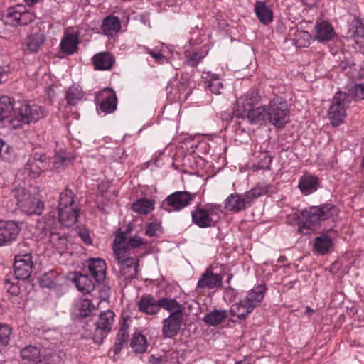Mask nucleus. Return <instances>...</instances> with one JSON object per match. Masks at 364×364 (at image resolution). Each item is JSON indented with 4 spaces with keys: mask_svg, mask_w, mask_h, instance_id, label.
Segmentation results:
<instances>
[{
    "mask_svg": "<svg viewBox=\"0 0 364 364\" xmlns=\"http://www.w3.org/2000/svg\"><path fill=\"white\" fill-rule=\"evenodd\" d=\"M364 99V82L356 83L346 91H338L330 105L328 118L333 126H339L346 116V109L353 102Z\"/></svg>",
    "mask_w": 364,
    "mask_h": 364,
    "instance_id": "1",
    "label": "nucleus"
},
{
    "mask_svg": "<svg viewBox=\"0 0 364 364\" xmlns=\"http://www.w3.org/2000/svg\"><path fill=\"white\" fill-rule=\"evenodd\" d=\"M336 206L331 203H324L319 206H311L303 210L300 215H296L299 220V232L303 235L310 234L316 230L321 221L333 216Z\"/></svg>",
    "mask_w": 364,
    "mask_h": 364,
    "instance_id": "2",
    "label": "nucleus"
},
{
    "mask_svg": "<svg viewBox=\"0 0 364 364\" xmlns=\"http://www.w3.org/2000/svg\"><path fill=\"white\" fill-rule=\"evenodd\" d=\"M265 287L258 285L254 287L243 299L233 304L230 309V315L240 320H245L263 300Z\"/></svg>",
    "mask_w": 364,
    "mask_h": 364,
    "instance_id": "3",
    "label": "nucleus"
},
{
    "mask_svg": "<svg viewBox=\"0 0 364 364\" xmlns=\"http://www.w3.org/2000/svg\"><path fill=\"white\" fill-rule=\"evenodd\" d=\"M269 122L277 128H282L289 122V110L286 101L279 96L272 99L267 105Z\"/></svg>",
    "mask_w": 364,
    "mask_h": 364,
    "instance_id": "4",
    "label": "nucleus"
},
{
    "mask_svg": "<svg viewBox=\"0 0 364 364\" xmlns=\"http://www.w3.org/2000/svg\"><path fill=\"white\" fill-rule=\"evenodd\" d=\"M14 196L20 209L28 215H41L44 209L43 203L23 188L14 191Z\"/></svg>",
    "mask_w": 364,
    "mask_h": 364,
    "instance_id": "5",
    "label": "nucleus"
},
{
    "mask_svg": "<svg viewBox=\"0 0 364 364\" xmlns=\"http://www.w3.org/2000/svg\"><path fill=\"white\" fill-rule=\"evenodd\" d=\"M113 251L119 265L121 275L127 280L136 278L139 269V258L126 254L122 249L113 250Z\"/></svg>",
    "mask_w": 364,
    "mask_h": 364,
    "instance_id": "6",
    "label": "nucleus"
},
{
    "mask_svg": "<svg viewBox=\"0 0 364 364\" xmlns=\"http://www.w3.org/2000/svg\"><path fill=\"white\" fill-rule=\"evenodd\" d=\"M132 231V225L129 224L124 232L119 230L115 235L113 242V250L119 249L124 250L126 254L131 255L134 253V250L146 244V241L139 236H131L127 240L128 235Z\"/></svg>",
    "mask_w": 364,
    "mask_h": 364,
    "instance_id": "7",
    "label": "nucleus"
},
{
    "mask_svg": "<svg viewBox=\"0 0 364 364\" xmlns=\"http://www.w3.org/2000/svg\"><path fill=\"white\" fill-rule=\"evenodd\" d=\"M195 198L196 193L186 191H175L163 200L161 207L167 212L180 211L188 206Z\"/></svg>",
    "mask_w": 364,
    "mask_h": 364,
    "instance_id": "8",
    "label": "nucleus"
},
{
    "mask_svg": "<svg viewBox=\"0 0 364 364\" xmlns=\"http://www.w3.org/2000/svg\"><path fill=\"white\" fill-rule=\"evenodd\" d=\"M46 160L45 153L34 151L25 164L24 170L31 178H36L47 168Z\"/></svg>",
    "mask_w": 364,
    "mask_h": 364,
    "instance_id": "9",
    "label": "nucleus"
},
{
    "mask_svg": "<svg viewBox=\"0 0 364 364\" xmlns=\"http://www.w3.org/2000/svg\"><path fill=\"white\" fill-rule=\"evenodd\" d=\"M114 316V313L111 310L105 311L100 313L98 320L93 322L92 325L95 329V339H97L99 338L102 340L107 335L112 329Z\"/></svg>",
    "mask_w": 364,
    "mask_h": 364,
    "instance_id": "10",
    "label": "nucleus"
},
{
    "mask_svg": "<svg viewBox=\"0 0 364 364\" xmlns=\"http://www.w3.org/2000/svg\"><path fill=\"white\" fill-rule=\"evenodd\" d=\"M21 228L17 223L0 220V247L9 246L17 240Z\"/></svg>",
    "mask_w": 364,
    "mask_h": 364,
    "instance_id": "11",
    "label": "nucleus"
},
{
    "mask_svg": "<svg viewBox=\"0 0 364 364\" xmlns=\"http://www.w3.org/2000/svg\"><path fill=\"white\" fill-rule=\"evenodd\" d=\"M33 262L30 254L16 255L14 264V275L18 280L28 279L32 272Z\"/></svg>",
    "mask_w": 364,
    "mask_h": 364,
    "instance_id": "12",
    "label": "nucleus"
},
{
    "mask_svg": "<svg viewBox=\"0 0 364 364\" xmlns=\"http://www.w3.org/2000/svg\"><path fill=\"white\" fill-rule=\"evenodd\" d=\"M18 109V119L24 124L35 122L43 116L41 107L31 102L21 105Z\"/></svg>",
    "mask_w": 364,
    "mask_h": 364,
    "instance_id": "13",
    "label": "nucleus"
},
{
    "mask_svg": "<svg viewBox=\"0 0 364 364\" xmlns=\"http://www.w3.org/2000/svg\"><path fill=\"white\" fill-rule=\"evenodd\" d=\"M183 322V314H170L162 321V334L165 338H173L181 331Z\"/></svg>",
    "mask_w": 364,
    "mask_h": 364,
    "instance_id": "14",
    "label": "nucleus"
},
{
    "mask_svg": "<svg viewBox=\"0 0 364 364\" xmlns=\"http://www.w3.org/2000/svg\"><path fill=\"white\" fill-rule=\"evenodd\" d=\"M99 103V108L101 112L109 114L117 109V98L115 92L112 89L105 88L97 96Z\"/></svg>",
    "mask_w": 364,
    "mask_h": 364,
    "instance_id": "15",
    "label": "nucleus"
},
{
    "mask_svg": "<svg viewBox=\"0 0 364 364\" xmlns=\"http://www.w3.org/2000/svg\"><path fill=\"white\" fill-rule=\"evenodd\" d=\"M250 205L251 203L246 196V193L244 194L232 193L225 200V208L228 210L235 213L245 210Z\"/></svg>",
    "mask_w": 364,
    "mask_h": 364,
    "instance_id": "16",
    "label": "nucleus"
},
{
    "mask_svg": "<svg viewBox=\"0 0 364 364\" xmlns=\"http://www.w3.org/2000/svg\"><path fill=\"white\" fill-rule=\"evenodd\" d=\"M223 285V276L213 272L210 267L201 274L198 281L197 287L199 289H213L220 288Z\"/></svg>",
    "mask_w": 364,
    "mask_h": 364,
    "instance_id": "17",
    "label": "nucleus"
},
{
    "mask_svg": "<svg viewBox=\"0 0 364 364\" xmlns=\"http://www.w3.org/2000/svg\"><path fill=\"white\" fill-rule=\"evenodd\" d=\"M88 271L96 283H100L105 278L106 264L100 258H92L88 261Z\"/></svg>",
    "mask_w": 364,
    "mask_h": 364,
    "instance_id": "18",
    "label": "nucleus"
},
{
    "mask_svg": "<svg viewBox=\"0 0 364 364\" xmlns=\"http://www.w3.org/2000/svg\"><path fill=\"white\" fill-rule=\"evenodd\" d=\"M58 222L54 215H47L36 223V234L38 237L43 239L55 229Z\"/></svg>",
    "mask_w": 364,
    "mask_h": 364,
    "instance_id": "19",
    "label": "nucleus"
},
{
    "mask_svg": "<svg viewBox=\"0 0 364 364\" xmlns=\"http://www.w3.org/2000/svg\"><path fill=\"white\" fill-rule=\"evenodd\" d=\"M58 221L65 227H72L76 224L80 210L77 206L58 209Z\"/></svg>",
    "mask_w": 364,
    "mask_h": 364,
    "instance_id": "20",
    "label": "nucleus"
},
{
    "mask_svg": "<svg viewBox=\"0 0 364 364\" xmlns=\"http://www.w3.org/2000/svg\"><path fill=\"white\" fill-rule=\"evenodd\" d=\"M115 63L114 57L109 52H101L92 57V63L95 70H109Z\"/></svg>",
    "mask_w": 364,
    "mask_h": 364,
    "instance_id": "21",
    "label": "nucleus"
},
{
    "mask_svg": "<svg viewBox=\"0 0 364 364\" xmlns=\"http://www.w3.org/2000/svg\"><path fill=\"white\" fill-rule=\"evenodd\" d=\"M63 277L55 271H50L44 273L38 279L39 284L43 288L49 289H58Z\"/></svg>",
    "mask_w": 364,
    "mask_h": 364,
    "instance_id": "22",
    "label": "nucleus"
},
{
    "mask_svg": "<svg viewBox=\"0 0 364 364\" xmlns=\"http://www.w3.org/2000/svg\"><path fill=\"white\" fill-rule=\"evenodd\" d=\"M260 96L256 91H250L242 95L237 100V106L239 109H242L244 114L254 108V106L259 103Z\"/></svg>",
    "mask_w": 364,
    "mask_h": 364,
    "instance_id": "23",
    "label": "nucleus"
},
{
    "mask_svg": "<svg viewBox=\"0 0 364 364\" xmlns=\"http://www.w3.org/2000/svg\"><path fill=\"white\" fill-rule=\"evenodd\" d=\"M318 177L305 173L300 178L298 187L304 195L308 196L315 192L318 189Z\"/></svg>",
    "mask_w": 364,
    "mask_h": 364,
    "instance_id": "24",
    "label": "nucleus"
},
{
    "mask_svg": "<svg viewBox=\"0 0 364 364\" xmlns=\"http://www.w3.org/2000/svg\"><path fill=\"white\" fill-rule=\"evenodd\" d=\"M72 280L78 291L84 294H90L96 288L95 281L87 274H76Z\"/></svg>",
    "mask_w": 364,
    "mask_h": 364,
    "instance_id": "25",
    "label": "nucleus"
},
{
    "mask_svg": "<svg viewBox=\"0 0 364 364\" xmlns=\"http://www.w3.org/2000/svg\"><path fill=\"white\" fill-rule=\"evenodd\" d=\"M191 218L193 223L199 228H206L212 226L213 219L206 209L196 208L191 212Z\"/></svg>",
    "mask_w": 364,
    "mask_h": 364,
    "instance_id": "26",
    "label": "nucleus"
},
{
    "mask_svg": "<svg viewBox=\"0 0 364 364\" xmlns=\"http://www.w3.org/2000/svg\"><path fill=\"white\" fill-rule=\"evenodd\" d=\"M335 35L333 26L326 21L317 23L315 27V38L319 42L331 40Z\"/></svg>",
    "mask_w": 364,
    "mask_h": 364,
    "instance_id": "27",
    "label": "nucleus"
},
{
    "mask_svg": "<svg viewBox=\"0 0 364 364\" xmlns=\"http://www.w3.org/2000/svg\"><path fill=\"white\" fill-rule=\"evenodd\" d=\"M138 308L141 312L149 315L157 314L160 311L159 299L156 300L151 296H143L138 302Z\"/></svg>",
    "mask_w": 364,
    "mask_h": 364,
    "instance_id": "28",
    "label": "nucleus"
},
{
    "mask_svg": "<svg viewBox=\"0 0 364 364\" xmlns=\"http://www.w3.org/2000/svg\"><path fill=\"white\" fill-rule=\"evenodd\" d=\"M101 29L104 35L113 37L120 31L121 22L119 18L114 16H107L102 21Z\"/></svg>",
    "mask_w": 364,
    "mask_h": 364,
    "instance_id": "29",
    "label": "nucleus"
},
{
    "mask_svg": "<svg viewBox=\"0 0 364 364\" xmlns=\"http://www.w3.org/2000/svg\"><path fill=\"white\" fill-rule=\"evenodd\" d=\"M95 309L90 299H81L75 304L73 314L77 318H84L90 316Z\"/></svg>",
    "mask_w": 364,
    "mask_h": 364,
    "instance_id": "30",
    "label": "nucleus"
},
{
    "mask_svg": "<svg viewBox=\"0 0 364 364\" xmlns=\"http://www.w3.org/2000/svg\"><path fill=\"white\" fill-rule=\"evenodd\" d=\"M254 10L257 17L262 24L268 25L273 21L272 11L264 1H256Z\"/></svg>",
    "mask_w": 364,
    "mask_h": 364,
    "instance_id": "31",
    "label": "nucleus"
},
{
    "mask_svg": "<svg viewBox=\"0 0 364 364\" xmlns=\"http://www.w3.org/2000/svg\"><path fill=\"white\" fill-rule=\"evenodd\" d=\"M46 41V36L41 31L31 33L27 36L25 46L30 53L38 52Z\"/></svg>",
    "mask_w": 364,
    "mask_h": 364,
    "instance_id": "32",
    "label": "nucleus"
},
{
    "mask_svg": "<svg viewBox=\"0 0 364 364\" xmlns=\"http://www.w3.org/2000/svg\"><path fill=\"white\" fill-rule=\"evenodd\" d=\"M245 116L251 124H262L269 122L267 105L253 108L247 112Z\"/></svg>",
    "mask_w": 364,
    "mask_h": 364,
    "instance_id": "33",
    "label": "nucleus"
},
{
    "mask_svg": "<svg viewBox=\"0 0 364 364\" xmlns=\"http://www.w3.org/2000/svg\"><path fill=\"white\" fill-rule=\"evenodd\" d=\"M78 43V36L77 35L73 33L65 34L60 42L61 50L67 55H72L76 51Z\"/></svg>",
    "mask_w": 364,
    "mask_h": 364,
    "instance_id": "34",
    "label": "nucleus"
},
{
    "mask_svg": "<svg viewBox=\"0 0 364 364\" xmlns=\"http://www.w3.org/2000/svg\"><path fill=\"white\" fill-rule=\"evenodd\" d=\"M159 305L170 314H176L177 315L183 314L184 307L182 304L178 302L175 299L171 298H161L159 299Z\"/></svg>",
    "mask_w": 364,
    "mask_h": 364,
    "instance_id": "35",
    "label": "nucleus"
},
{
    "mask_svg": "<svg viewBox=\"0 0 364 364\" xmlns=\"http://www.w3.org/2000/svg\"><path fill=\"white\" fill-rule=\"evenodd\" d=\"M228 316V314L227 310L215 309L214 311L206 314L203 318V321L204 323L210 326H216L220 324L225 318H227Z\"/></svg>",
    "mask_w": 364,
    "mask_h": 364,
    "instance_id": "36",
    "label": "nucleus"
},
{
    "mask_svg": "<svg viewBox=\"0 0 364 364\" xmlns=\"http://www.w3.org/2000/svg\"><path fill=\"white\" fill-rule=\"evenodd\" d=\"M154 208V201L151 199L141 198L132 204V210L141 215H147Z\"/></svg>",
    "mask_w": 364,
    "mask_h": 364,
    "instance_id": "37",
    "label": "nucleus"
},
{
    "mask_svg": "<svg viewBox=\"0 0 364 364\" xmlns=\"http://www.w3.org/2000/svg\"><path fill=\"white\" fill-rule=\"evenodd\" d=\"M76 196L72 190L65 188L60 193L58 210L62 208H68L70 207L77 206L75 203Z\"/></svg>",
    "mask_w": 364,
    "mask_h": 364,
    "instance_id": "38",
    "label": "nucleus"
},
{
    "mask_svg": "<svg viewBox=\"0 0 364 364\" xmlns=\"http://www.w3.org/2000/svg\"><path fill=\"white\" fill-rule=\"evenodd\" d=\"M20 5L11 7L8 9L6 14L3 15L1 18L5 24L10 25L14 27L19 26V20L21 15Z\"/></svg>",
    "mask_w": 364,
    "mask_h": 364,
    "instance_id": "39",
    "label": "nucleus"
},
{
    "mask_svg": "<svg viewBox=\"0 0 364 364\" xmlns=\"http://www.w3.org/2000/svg\"><path fill=\"white\" fill-rule=\"evenodd\" d=\"M130 346L135 353H144L147 349L146 337L140 333H135L132 338Z\"/></svg>",
    "mask_w": 364,
    "mask_h": 364,
    "instance_id": "40",
    "label": "nucleus"
},
{
    "mask_svg": "<svg viewBox=\"0 0 364 364\" xmlns=\"http://www.w3.org/2000/svg\"><path fill=\"white\" fill-rule=\"evenodd\" d=\"M332 247V240L326 235L317 237L314 244V250L319 255H324L328 252Z\"/></svg>",
    "mask_w": 364,
    "mask_h": 364,
    "instance_id": "41",
    "label": "nucleus"
},
{
    "mask_svg": "<svg viewBox=\"0 0 364 364\" xmlns=\"http://www.w3.org/2000/svg\"><path fill=\"white\" fill-rule=\"evenodd\" d=\"M128 326L124 323L122 327L120 328L117 334L116 341L114 345V353L118 354L121 352L124 344L128 341L129 334L127 332Z\"/></svg>",
    "mask_w": 364,
    "mask_h": 364,
    "instance_id": "42",
    "label": "nucleus"
},
{
    "mask_svg": "<svg viewBox=\"0 0 364 364\" xmlns=\"http://www.w3.org/2000/svg\"><path fill=\"white\" fill-rule=\"evenodd\" d=\"M84 92L82 89L77 85L71 86L66 94L65 99L70 105H77L83 97Z\"/></svg>",
    "mask_w": 364,
    "mask_h": 364,
    "instance_id": "43",
    "label": "nucleus"
},
{
    "mask_svg": "<svg viewBox=\"0 0 364 364\" xmlns=\"http://www.w3.org/2000/svg\"><path fill=\"white\" fill-rule=\"evenodd\" d=\"M14 109V103L11 97L2 96L0 97V121L9 117Z\"/></svg>",
    "mask_w": 364,
    "mask_h": 364,
    "instance_id": "44",
    "label": "nucleus"
},
{
    "mask_svg": "<svg viewBox=\"0 0 364 364\" xmlns=\"http://www.w3.org/2000/svg\"><path fill=\"white\" fill-rule=\"evenodd\" d=\"M269 188L270 186L266 183H259L255 188L245 192L246 196L252 204L257 198L266 195L268 193Z\"/></svg>",
    "mask_w": 364,
    "mask_h": 364,
    "instance_id": "45",
    "label": "nucleus"
},
{
    "mask_svg": "<svg viewBox=\"0 0 364 364\" xmlns=\"http://www.w3.org/2000/svg\"><path fill=\"white\" fill-rule=\"evenodd\" d=\"M21 356L23 360L38 361L40 360V350L33 346H27L21 351Z\"/></svg>",
    "mask_w": 364,
    "mask_h": 364,
    "instance_id": "46",
    "label": "nucleus"
},
{
    "mask_svg": "<svg viewBox=\"0 0 364 364\" xmlns=\"http://www.w3.org/2000/svg\"><path fill=\"white\" fill-rule=\"evenodd\" d=\"M50 242L57 249L63 250L67 246L68 238L65 234L57 232L55 229L49 235Z\"/></svg>",
    "mask_w": 364,
    "mask_h": 364,
    "instance_id": "47",
    "label": "nucleus"
},
{
    "mask_svg": "<svg viewBox=\"0 0 364 364\" xmlns=\"http://www.w3.org/2000/svg\"><path fill=\"white\" fill-rule=\"evenodd\" d=\"M311 35L305 31H297L294 36V46L298 48H306L310 44Z\"/></svg>",
    "mask_w": 364,
    "mask_h": 364,
    "instance_id": "48",
    "label": "nucleus"
},
{
    "mask_svg": "<svg viewBox=\"0 0 364 364\" xmlns=\"http://www.w3.org/2000/svg\"><path fill=\"white\" fill-rule=\"evenodd\" d=\"M204 83L205 87L215 95H220L223 89V84L219 78H209Z\"/></svg>",
    "mask_w": 364,
    "mask_h": 364,
    "instance_id": "49",
    "label": "nucleus"
},
{
    "mask_svg": "<svg viewBox=\"0 0 364 364\" xmlns=\"http://www.w3.org/2000/svg\"><path fill=\"white\" fill-rule=\"evenodd\" d=\"M257 162L255 166L258 169L267 170L270 167L272 157L267 152H260L257 156Z\"/></svg>",
    "mask_w": 364,
    "mask_h": 364,
    "instance_id": "50",
    "label": "nucleus"
},
{
    "mask_svg": "<svg viewBox=\"0 0 364 364\" xmlns=\"http://www.w3.org/2000/svg\"><path fill=\"white\" fill-rule=\"evenodd\" d=\"M11 328L6 324H0V350L6 347L10 341Z\"/></svg>",
    "mask_w": 364,
    "mask_h": 364,
    "instance_id": "51",
    "label": "nucleus"
},
{
    "mask_svg": "<svg viewBox=\"0 0 364 364\" xmlns=\"http://www.w3.org/2000/svg\"><path fill=\"white\" fill-rule=\"evenodd\" d=\"M74 156L70 153L60 152L55 156V164L61 166H68L74 160Z\"/></svg>",
    "mask_w": 364,
    "mask_h": 364,
    "instance_id": "52",
    "label": "nucleus"
},
{
    "mask_svg": "<svg viewBox=\"0 0 364 364\" xmlns=\"http://www.w3.org/2000/svg\"><path fill=\"white\" fill-rule=\"evenodd\" d=\"M161 223L151 222L146 225L145 234L151 237L158 236L159 233L161 232Z\"/></svg>",
    "mask_w": 364,
    "mask_h": 364,
    "instance_id": "53",
    "label": "nucleus"
},
{
    "mask_svg": "<svg viewBox=\"0 0 364 364\" xmlns=\"http://www.w3.org/2000/svg\"><path fill=\"white\" fill-rule=\"evenodd\" d=\"M1 158L4 161L11 163L13 162L16 159L15 151L14 148L9 146L8 144L4 143V146L0 151Z\"/></svg>",
    "mask_w": 364,
    "mask_h": 364,
    "instance_id": "54",
    "label": "nucleus"
},
{
    "mask_svg": "<svg viewBox=\"0 0 364 364\" xmlns=\"http://www.w3.org/2000/svg\"><path fill=\"white\" fill-rule=\"evenodd\" d=\"M21 9V15L19 20V26H26L33 21L34 15L26 11V8L23 6H19Z\"/></svg>",
    "mask_w": 364,
    "mask_h": 364,
    "instance_id": "55",
    "label": "nucleus"
},
{
    "mask_svg": "<svg viewBox=\"0 0 364 364\" xmlns=\"http://www.w3.org/2000/svg\"><path fill=\"white\" fill-rule=\"evenodd\" d=\"M203 58L204 56L201 53L194 52L191 55L186 57V63L191 67H196L199 64Z\"/></svg>",
    "mask_w": 364,
    "mask_h": 364,
    "instance_id": "56",
    "label": "nucleus"
},
{
    "mask_svg": "<svg viewBox=\"0 0 364 364\" xmlns=\"http://www.w3.org/2000/svg\"><path fill=\"white\" fill-rule=\"evenodd\" d=\"M78 236L80 237L81 240L86 245H91L92 244V240L90 236L89 231L87 229H81L77 231Z\"/></svg>",
    "mask_w": 364,
    "mask_h": 364,
    "instance_id": "57",
    "label": "nucleus"
},
{
    "mask_svg": "<svg viewBox=\"0 0 364 364\" xmlns=\"http://www.w3.org/2000/svg\"><path fill=\"white\" fill-rule=\"evenodd\" d=\"M238 293L236 289L229 286L225 289V297L228 298L229 301H234Z\"/></svg>",
    "mask_w": 364,
    "mask_h": 364,
    "instance_id": "58",
    "label": "nucleus"
},
{
    "mask_svg": "<svg viewBox=\"0 0 364 364\" xmlns=\"http://www.w3.org/2000/svg\"><path fill=\"white\" fill-rule=\"evenodd\" d=\"M97 284V287L96 286V288H98V291L100 293V296L105 299L106 298L109 297V287L105 285H101L100 283H96Z\"/></svg>",
    "mask_w": 364,
    "mask_h": 364,
    "instance_id": "59",
    "label": "nucleus"
},
{
    "mask_svg": "<svg viewBox=\"0 0 364 364\" xmlns=\"http://www.w3.org/2000/svg\"><path fill=\"white\" fill-rule=\"evenodd\" d=\"M7 291L11 295L14 296H17L20 294V288L16 284H10Z\"/></svg>",
    "mask_w": 364,
    "mask_h": 364,
    "instance_id": "60",
    "label": "nucleus"
},
{
    "mask_svg": "<svg viewBox=\"0 0 364 364\" xmlns=\"http://www.w3.org/2000/svg\"><path fill=\"white\" fill-rule=\"evenodd\" d=\"M206 210L211 213L221 212V205L215 203H210L206 205Z\"/></svg>",
    "mask_w": 364,
    "mask_h": 364,
    "instance_id": "61",
    "label": "nucleus"
},
{
    "mask_svg": "<svg viewBox=\"0 0 364 364\" xmlns=\"http://www.w3.org/2000/svg\"><path fill=\"white\" fill-rule=\"evenodd\" d=\"M233 112L231 110L224 111L220 113V117L223 121L230 122L233 118Z\"/></svg>",
    "mask_w": 364,
    "mask_h": 364,
    "instance_id": "62",
    "label": "nucleus"
},
{
    "mask_svg": "<svg viewBox=\"0 0 364 364\" xmlns=\"http://www.w3.org/2000/svg\"><path fill=\"white\" fill-rule=\"evenodd\" d=\"M147 53L150 54L156 60H162L164 58V56L160 51H156L148 49Z\"/></svg>",
    "mask_w": 364,
    "mask_h": 364,
    "instance_id": "63",
    "label": "nucleus"
},
{
    "mask_svg": "<svg viewBox=\"0 0 364 364\" xmlns=\"http://www.w3.org/2000/svg\"><path fill=\"white\" fill-rule=\"evenodd\" d=\"M355 36L363 39L364 43V25H360L356 27Z\"/></svg>",
    "mask_w": 364,
    "mask_h": 364,
    "instance_id": "64",
    "label": "nucleus"
}]
</instances>
